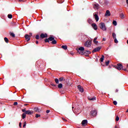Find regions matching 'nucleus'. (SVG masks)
Wrapping results in <instances>:
<instances>
[{"label": "nucleus", "instance_id": "nucleus-1", "mask_svg": "<svg viewBox=\"0 0 128 128\" xmlns=\"http://www.w3.org/2000/svg\"><path fill=\"white\" fill-rule=\"evenodd\" d=\"M100 28L102 30L106 32V24H104V22L100 23Z\"/></svg>", "mask_w": 128, "mask_h": 128}, {"label": "nucleus", "instance_id": "nucleus-2", "mask_svg": "<svg viewBox=\"0 0 128 128\" xmlns=\"http://www.w3.org/2000/svg\"><path fill=\"white\" fill-rule=\"evenodd\" d=\"M122 68H123L122 65L120 63L118 64L116 67L117 70H122Z\"/></svg>", "mask_w": 128, "mask_h": 128}, {"label": "nucleus", "instance_id": "nucleus-3", "mask_svg": "<svg viewBox=\"0 0 128 128\" xmlns=\"http://www.w3.org/2000/svg\"><path fill=\"white\" fill-rule=\"evenodd\" d=\"M97 114H98V112H96V110H92L90 112V116H96Z\"/></svg>", "mask_w": 128, "mask_h": 128}, {"label": "nucleus", "instance_id": "nucleus-4", "mask_svg": "<svg viewBox=\"0 0 128 128\" xmlns=\"http://www.w3.org/2000/svg\"><path fill=\"white\" fill-rule=\"evenodd\" d=\"M91 44L92 43L90 41H87L84 44V46H86V48H90Z\"/></svg>", "mask_w": 128, "mask_h": 128}, {"label": "nucleus", "instance_id": "nucleus-5", "mask_svg": "<svg viewBox=\"0 0 128 128\" xmlns=\"http://www.w3.org/2000/svg\"><path fill=\"white\" fill-rule=\"evenodd\" d=\"M102 49L101 46H98L96 48H95L92 51V52H98V50H100Z\"/></svg>", "mask_w": 128, "mask_h": 128}, {"label": "nucleus", "instance_id": "nucleus-6", "mask_svg": "<svg viewBox=\"0 0 128 128\" xmlns=\"http://www.w3.org/2000/svg\"><path fill=\"white\" fill-rule=\"evenodd\" d=\"M94 16L95 18V20H96V22H98V20H100V18H98V14H96V12H94Z\"/></svg>", "mask_w": 128, "mask_h": 128}, {"label": "nucleus", "instance_id": "nucleus-7", "mask_svg": "<svg viewBox=\"0 0 128 128\" xmlns=\"http://www.w3.org/2000/svg\"><path fill=\"white\" fill-rule=\"evenodd\" d=\"M32 36V34H30V36H29L28 34L25 35V38L28 40V42L30 40V36Z\"/></svg>", "mask_w": 128, "mask_h": 128}, {"label": "nucleus", "instance_id": "nucleus-8", "mask_svg": "<svg viewBox=\"0 0 128 128\" xmlns=\"http://www.w3.org/2000/svg\"><path fill=\"white\" fill-rule=\"evenodd\" d=\"M92 28H93L94 30H98V26H96V24H92Z\"/></svg>", "mask_w": 128, "mask_h": 128}, {"label": "nucleus", "instance_id": "nucleus-9", "mask_svg": "<svg viewBox=\"0 0 128 128\" xmlns=\"http://www.w3.org/2000/svg\"><path fill=\"white\" fill-rule=\"evenodd\" d=\"M94 10H98L99 8H100V4H94Z\"/></svg>", "mask_w": 128, "mask_h": 128}, {"label": "nucleus", "instance_id": "nucleus-10", "mask_svg": "<svg viewBox=\"0 0 128 128\" xmlns=\"http://www.w3.org/2000/svg\"><path fill=\"white\" fill-rule=\"evenodd\" d=\"M78 88L80 92H84V88H82V86L79 85L78 86Z\"/></svg>", "mask_w": 128, "mask_h": 128}, {"label": "nucleus", "instance_id": "nucleus-11", "mask_svg": "<svg viewBox=\"0 0 128 128\" xmlns=\"http://www.w3.org/2000/svg\"><path fill=\"white\" fill-rule=\"evenodd\" d=\"M105 16H110V12L109 10H107L106 11Z\"/></svg>", "mask_w": 128, "mask_h": 128}, {"label": "nucleus", "instance_id": "nucleus-12", "mask_svg": "<svg viewBox=\"0 0 128 128\" xmlns=\"http://www.w3.org/2000/svg\"><path fill=\"white\" fill-rule=\"evenodd\" d=\"M88 124V120H83L82 122V126H85V124Z\"/></svg>", "mask_w": 128, "mask_h": 128}, {"label": "nucleus", "instance_id": "nucleus-13", "mask_svg": "<svg viewBox=\"0 0 128 128\" xmlns=\"http://www.w3.org/2000/svg\"><path fill=\"white\" fill-rule=\"evenodd\" d=\"M40 36L41 38H46L48 36V34H40Z\"/></svg>", "mask_w": 128, "mask_h": 128}, {"label": "nucleus", "instance_id": "nucleus-14", "mask_svg": "<svg viewBox=\"0 0 128 128\" xmlns=\"http://www.w3.org/2000/svg\"><path fill=\"white\" fill-rule=\"evenodd\" d=\"M72 110L74 112V114H76V112H78V107H77V109L76 108L75 109V110H74V107H72Z\"/></svg>", "mask_w": 128, "mask_h": 128}, {"label": "nucleus", "instance_id": "nucleus-15", "mask_svg": "<svg viewBox=\"0 0 128 128\" xmlns=\"http://www.w3.org/2000/svg\"><path fill=\"white\" fill-rule=\"evenodd\" d=\"M25 114H32V111L30 110H26V111Z\"/></svg>", "mask_w": 128, "mask_h": 128}, {"label": "nucleus", "instance_id": "nucleus-16", "mask_svg": "<svg viewBox=\"0 0 128 128\" xmlns=\"http://www.w3.org/2000/svg\"><path fill=\"white\" fill-rule=\"evenodd\" d=\"M78 50H79L80 52H83V50H84V47H80V48H79Z\"/></svg>", "mask_w": 128, "mask_h": 128}, {"label": "nucleus", "instance_id": "nucleus-17", "mask_svg": "<svg viewBox=\"0 0 128 128\" xmlns=\"http://www.w3.org/2000/svg\"><path fill=\"white\" fill-rule=\"evenodd\" d=\"M112 36L113 38H114V39L116 38V33L113 32L112 34Z\"/></svg>", "mask_w": 128, "mask_h": 128}, {"label": "nucleus", "instance_id": "nucleus-18", "mask_svg": "<svg viewBox=\"0 0 128 128\" xmlns=\"http://www.w3.org/2000/svg\"><path fill=\"white\" fill-rule=\"evenodd\" d=\"M96 40H98V37H96L93 40L94 44H98V41H96Z\"/></svg>", "mask_w": 128, "mask_h": 128}, {"label": "nucleus", "instance_id": "nucleus-19", "mask_svg": "<svg viewBox=\"0 0 128 128\" xmlns=\"http://www.w3.org/2000/svg\"><path fill=\"white\" fill-rule=\"evenodd\" d=\"M104 55H102V58H100V62H104Z\"/></svg>", "mask_w": 128, "mask_h": 128}, {"label": "nucleus", "instance_id": "nucleus-20", "mask_svg": "<svg viewBox=\"0 0 128 128\" xmlns=\"http://www.w3.org/2000/svg\"><path fill=\"white\" fill-rule=\"evenodd\" d=\"M62 48H63V50H68V46H62Z\"/></svg>", "mask_w": 128, "mask_h": 128}, {"label": "nucleus", "instance_id": "nucleus-21", "mask_svg": "<svg viewBox=\"0 0 128 128\" xmlns=\"http://www.w3.org/2000/svg\"><path fill=\"white\" fill-rule=\"evenodd\" d=\"M4 40L6 44L8 43V39L7 38H4Z\"/></svg>", "mask_w": 128, "mask_h": 128}, {"label": "nucleus", "instance_id": "nucleus-22", "mask_svg": "<svg viewBox=\"0 0 128 128\" xmlns=\"http://www.w3.org/2000/svg\"><path fill=\"white\" fill-rule=\"evenodd\" d=\"M48 40H49L52 42V41L54 40V37H50L48 38Z\"/></svg>", "mask_w": 128, "mask_h": 128}, {"label": "nucleus", "instance_id": "nucleus-23", "mask_svg": "<svg viewBox=\"0 0 128 128\" xmlns=\"http://www.w3.org/2000/svg\"><path fill=\"white\" fill-rule=\"evenodd\" d=\"M112 24L114 26H116L118 24V23L116 22V20H113Z\"/></svg>", "mask_w": 128, "mask_h": 128}, {"label": "nucleus", "instance_id": "nucleus-24", "mask_svg": "<svg viewBox=\"0 0 128 128\" xmlns=\"http://www.w3.org/2000/svg\"><path fill=\"white\" fill-rule=\"evenodd\" d=\"M26 113H24L22 114V118H26Z\"/></svg>", "mask_w": 128, "mask_h": 128}, {"label": "nucleus", "instance_id": "nucleus-25", "mask_svg": "<svg viewBox=\"0 0 128 128\" xmlns=\"http://www.w3.org/2000/svg\"><path fill=\"white\" fill-rule=\"evenodd\" d=\"M58 88H62V84H60L58 85Z\"/></svg>", "mask_w": 128, "mask_h": 128}, {"label": "nucleus", "instance_id": "nucleus-26", "mask_svg": "<svg viewBox=\"0 0 128 128\" xmlns=\"http://www.w3.org/2000/svg\"><path fill=\"white\" fill-rule=\"evenodd\" d=\"M78 54H84V52L82 51L78 50Z\"/></svg>", "mask_w": 128, "mask_h": 128}, {"label": "nucleus", "instance_id": "nucleus-27", "mask_svg": "<svg viewBox=\"0 0 128 128\" xmlns=\"http://www.w3.org/2000/svg\"><path fill=\"white\" fill-rule=\"evenodd\" d=\"M90 100H96V97L92 98H89Z\"/></svg>", "mask_w": 128, "mask_h": 128}, {"label": "nucleus", "instance_id": "nucleus-28", "mask_svg": "<svg viewBox=\"0 0 128 128\" xmlns=\"http://www.w3.org/2000/svg\"><path fill=\"white\" fill-rule=\"evenodd\" d=\"M52 44H56V40H53L52 42Z\"/></svg>", "mask_w": 128, "mask_h": 128}, {"label": "nucleus", "instance_id": "nucleus-29", "mask_svg": "<svg viewBox=\"0 0 128 128\" xmlns=\"http://www.w3.org/2000/svg\"><path fill=\"white\" fill-rule=\"evenodd\" d=\"M59 80L60 82H62V80H64V78H59Z\"/></svg>", "mask_w": 128, "mask_h": 128}, {"label": "nucleus", "instance_id": "nucleus-30", "mask_svg": "<svg viewBox=\"0 0 128 128\" xmlns=\"http://www.w3.org/2000/svg\"><path fill=\"white\" fill-rule=\"evenodd\" d=\"M114 42L115 44H118V39H116V38H114Z\"/></svg>", "mask_w": 128, "mask_h": 128}, {"label": "nucleus", "instance_id": "nucleus-31", "mask_svg": "<svg viewBox=\"0 0 128 128\" xmlns=\"http://www.w3.org/2000/svg\"><path fill=\"white\" fill-rule=\"evenodd\" d=\"M120 16L121 18L124 19V15L123 14H120Z\"/></svg>", "mask_w": 128, "mask_h": 128}, {"label": "nucleus", "instance_id": "nucleus-32", "mask_svg": "<svg viewBox=\"0 0 128 128\" xmlns=\"http://www.w3.org/2000/svg\"><path fill=\"white\" fill-rule=\"evenodd\" d=\"M10 35L12 36V38H15L16 35L14 33H10Z\"/></svg>", "mask_w": 128, "mask_h": 128}, {"label": "nucleus", "instance_id": "nucleus-33", "mask_svg": "<svg viewBox=\"0 0 128 128\" xmlns=\"http://www.w3.org/2000/svg\"><path fill=\"white\" fill-rule=\"evenodd\" d=\"M8 18H12V14H8Z\"/></svg>", "mask_w": 128, "mask_h": 128}, {"label": "nucleus", "instance_id": "nucleus-34", "mask_svg": "<svg viewBox=\"0 0 128 128\" xmlns=\"http://www.w3.org/2000/svg\"><path fill=\"white\" fill-rule=\"evenodd\" d=\"M113 104H114V106H116V104H118V102L116 100H114L113 102Z\"/></svg>", "mask_w": 128, "mask_h": 128}, {"label": "nucleus", "instance_id": "nucleus-35", "mask_svg": "<svg viewBox=\"0 0 128 128\" xmlns=\"http://www.w3.org/2000/svg\"><path fill=\"white\" fill-rule=\"evenodd\" d=\"M55 82L56 84H58V79L56 78L55 79Z\"/></svg>", "mask_w": 128, "mask_h": 128}, {"label": "nucleus", "instance_id": "nucleus-36", "mask_svg": "<svg viewBox=\"0 0 128 128\" xmlns=\"http://www.w3.org/2000/svg\"><path fill=\"white\" fill-rule=\"evenodd\" d=\"M119 120H120V118H119L118 116H117L116 117V122H118Z\"/></svg>", "mask_w": 128, "mask_h": 128}, {"label": "nucleus", "instance_id": "nucleus-37", "mask_svg": "<svg viewBox=\"0 0 128 128\" xmlns=\"http://www.w3.org/2000/svg\"><path fill=\"white\" fill-rule=\"evenodd\" d=\"M50 42V40L48 38H46L45 40V42Z\"/></svg>", "mask_w": 128, "mask_h": 128}, {"label": "nucleus", "instance_id": "nucleus-38", "mask_svg": "<svg viewBox=\"0 0 128 128\" xmlns=\"http://www.w3.org/2000/svg\"><path fill=\"white\" fill-rule=\"evenodd\" d=\"M92 20H90V19H88V22L89 23V24H92Z\"/></svg>", "mask_w": 128, "mask_h": 128}, {"label": "nucleus", "instance_id": "nucleus-39", "mask_svg": "<svg viewBox=\"0 0 128 128\" xmlns=\"http://www.w3.org/2000/svg\"><path fill=\"white\" fill-rule=\"evenodd\" d=\"M109 64H110V61H108L106 62V66H108Z\"/></svg>", "mask_w": 128, "mask_h": 128}, {"label": "nucleus", "instance_id": "nucleus-40", "mask_svg": "<svg viewBox=\"0 0 128 128\" xmlns=\"http://www.w3.org/2000/svg\"><path fill=\"white\" fill-rule=\"evenodd\" d=\"M26 126V122H24V125H23V128H24Z\"/></svg>", "mask_w": 128, "mask_h": 128}, {"label": "nucleus", "instance_id": "nucleus-41", "mask_svg": "<svg viewBox=\"0 0 128 128\" xmlns=\"http://www.w3.org/2000/svg\"><path fill=\"white\" fill-rule=\"evenodd\" d=\"M36 40H38V38H40V36L36 35Z\"/></svg>", "mask_w": 128, "mask_h": 128}, {"label": "nucleus", "instance_id": "nucleus-42", "mask_svg": "<svg viewBox=\"0 0 128 128\" xmlns=\"http://www.w3.org/2000/svg\"><path fill=\"white\" fill-rule=\"evenodd\" d=\"M40 116L38 115V114H36V118H40Z\"/></svg>", "mask_w": 128, "mask_h": 128}, {"label": "nucleus", "instance_id": "nucleus-43", "mask_svg": "<svg viewBox=\"0 0 128 128\" xmlns=\"http://www.w3.org/2000/svg\"><path fill=\"white\" fill-rule=\"evenodd\" d=\"M34 110H35L36 112H38V108H34Z\"/></svg>", "mask_w": 128, "mask_h": 128}, {"label": "nucleus", "instance_id": "nucleus-44", "mask_svg": "<svg viewBox=\"0 0 128 128\" xmlns=\"http://www.w3.org/2000/svg\"><path fill=\"white\" fill-rule=\"evenodd\" d=\"M86 52L87 54H91V52L90 51L86 50Z\"/></svg>", "mask_w": 128, "mask_h": 128}, {"label": "nucleus", "instance_id": "nucleus-45", "mask_svg": "<svg viewBox=\"0 0 128 128\" xmlns=\"http://www.w3.org/2000/svg\"><path fill=\"white\" fill-rule=\"evenodd\" d=\"M14 106H18V102H14Z\"/></svg>", "mask_w": 128, "mask_h": 128}, {"label": "nucleus", "instance_id": "nucleus-46", "mask_svg": "<svg viewBox=\"0 0 128 128\" xmlns=\"http://www.w3.org/2000/svg\"><path fill=\"white\" fill-rule=\"evenodd\" d=\"M19 126L20 128H22V122L19 123Z\"/></svg>", "mask_w": 128, "mask_h": 128}, {"label": "nucleus", "instance_id": "nucleus-47", "mask_svg": "<svg viewBox=\"0 0 128 128\" xmlns=\"http://www.w3.org/2000/svg\"><path fill=\"white\" fill-rule=\"evenodd\" d=\"M22 112H26V109H23L22 110Z\"/></svg>", "mask_w": 128, "mask_h": 128}, {"label": "nucleus", "instance_id": "nucleus-48", "mask_svg": "<svg viewBox=\"0 0 128 128\" xmlns=\"http://www.w3.org/2000/svg\"><path fill=\"white\" fill-rule=\"evenodd\" d=\"M50 112V110H46V114H48Z\"/></svg>", "mask_w": 128, "mask_h": 128}, {"label": "nucleus", "instance_id": "nucleus-49", "mask_svg": "<svg viewBox=\"0 0 128 128\" xmlns=\"http://www.w3.org/2000/svg\"><path fill=\"white\" fill-rule=\"evenodd\" d=\"M103 40H104V42H106V38H103Z\"/></svg>", "mask_w": 128, "mask_h": 128}, {"label": "nucleus", "instance_id": "nucleus-50", "mask_svg": "<svg viewBox=\"0 0 128 128\" xmlns=\"http://www.w3.org/2000/svg\"><path fill=\"white\" fill-rule=\"evenodd\" d=\"M118 92V90L116 89V92Z\"/></svg>", "mask_w": 128, "mask_h": 128}, {"label": "nucleus", "instance_id": "nucleus-51", "mask_svg": "<svg viewBox=\"0 0 128 128\" xmlns=\"http://www.w3.org/2000/svg\"><path fill=\"white\" fill-rule=\"evenodd\" d=\"M126 4H127L128 6V0H126Z\"/></svg>", "mask_w": 128, "mask_h": 128}, {"label": "nucleus", "instance_id": "nucleus-52", "mask_svg": "<svg viewBox=\"0 0 128 128\" xmlns=\"http://www.w3.org/2000/svg\"><path fill=\"white\" fill-rule=\"evenodd\" d=\"M18 0V2H22V0Z\"/></svg>", "mask_w": 128, "mask_h": 128}, {"label": "nucleus", "instance_id": "nucleus-53", "mask_svg": "<svg viewBox=\"0 0 128 128\" xmlns=\"http://www.w3.org/2000/svg\"><path fill=\"white\" fill-rule=\"evenodd\" d=\"M36 44H38V41H36Z\"/></svg>", "mask_w": 128, "mask_h": 128}, {"label": "nucleus", "instance_id": "nucleus-54", "mask_svg": "<svg viewBox=\"0 0 128 128\" xmlns=\"http://www.w3.org/2000/svg\"><path fill=\"white\" fill-rule=\"evenodd\" d=\"M52 86H56L54 85V84H52Z\"/></svg>", "mask_w": 128, "mask_h": 128}, {"label": "nucleus", "instance_id": "nucleus-55", "mask_svg": "<svg viewBox=\"0 0 128 128\" xmlns=\"http://www.w3.org/2000/svg\"><path fill=\"white\" fill-rule=\"evenodd\" d=\"M63 120H66V119L64 118H62Z\"/></svg>", "mask_w": 128, "mask_h": 128}, {"label": "nucleus", "instance_id": "nucleus-56", "mask_svg": "<svg viewBox=\"0 0 128 128\" xmlns=\"http://www.w3.org/2000/svg\"><path fill=\"white\" fill-rule=\"evenodd\" d=\"M126 112H128V109L126 110Z\"/></svg>", "mask_w": 128, "mask_h": 128}, {"label": "nucleus", "instance_id": "nucleus-57", "mask_svg": "<svg viewBox=\"0 0 128 128\" xmlns=\"http://www.w3.org/2000/svg\"><path fill=\"white\" fill-rule=\"evenodd\" d=\"M124 70H126V69H124Z\"/></svg>", "mask_w": 128, "mask_h": 128}, {"label": "nucleus", "instance_id": "nucleus-58", "mask_svg": "<svg viewBox=\"0 0 128 128\" xmlns=\"http://www.w3.org/2000/svg\"><path fill=\"white\" fill-rule=\"evenodd\" d=\"M127 44H128V40H127Z\"/></svg>", "mask_w": 128, "mask_h": 128}, {"label": "nucleus", "instance_id": "nucleus-59", "mask_svg": "<svg viewBox=\"0 0 128 128\" xmlns=\"http://www.w3.org/2000/svg\"><path fill=\"white\" fill-rule=\"evenodd\" d=\"M114 128H116V126Z\"/></svg>", "mask_w": 128, "mask_h": 128}]
</instances>
